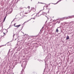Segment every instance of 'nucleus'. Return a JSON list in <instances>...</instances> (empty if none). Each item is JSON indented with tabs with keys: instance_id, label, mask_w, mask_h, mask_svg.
Instances as JSON below:
<instances>
[{
	"instance_id": "obj_1",
	"label": "nucleus",
	"mask_w": 74,
	"mask_h": 74,
	"mask_svg": "<svg viewBox=\"0 0 74 74\" xmlns=\"http://www.w3.org/2000/svg\"><path fill=\"white\" fill-rule=\"evenodd\" d=\"M41 10H40V11H39V12L37 13V16H40L41 15H42V14H40V12H41Z\"/></svg>"
},
{
	"instance_id": "obj_2",
	"label": "nucleus",
	"mask_w": 74,
	"mask_h": 74,
	"mask_svg": "<svg viewBox=\"0 0 74 74\" xmlns=\"http://www.w3.org/2000/svg\"><path fill=\"white\" fill-rule=\"evenodd\" d=\"M16 23L14 24V26H15V27H17V28H18V27H20V26H21V25H18L16 26V25H16Z\"/></svg>"
},
{
	"instance_id": "obj_3",
	"label": "nucleus",
	"mask_w": 74,
	"mask_h": 74,
	"mask_svg": "<svg viewBox=\"0 0 74 74\" xmlns=\"http://www.w3.org/2000/svg\"><path fill=\"white\" fill-rule=\"evenodd\" d=\"M31 10H33L34 12H35L36 11V9L34 8V7L31 8Z\"/></svg>"
},
{
	"instance_id": "obj_4",
	"label": "nucleus",
	"mask_w": 74,
	"mask_h": 74,
	"mask_svg": "<svg viewBox=\"0 0 74 74\" xmlns=\"http://www.w3.org/2000/svg\"><path fill=\"white\" fill-rule=\"evenodd\" d=\"M11 43L10 42H8L7 43V45L8 46H9L10 45H11Z\"/></svg>"
},
{
	"instance_id": "obj_5",
	"label": "nucleus",
	"mask_w": 74,
	"mask_h": 74,
	"mask_svg": "<svg viewBox=\"0 0 74 74\" xmlns=\"http://www.w3.org/2000/svg\"><path fill=\"white\" fill-rule=\"evenodd\" d=\"M69 39H70V38H69V36H67V38H66V40H69Z\"/></svg>"
},
{
	"instance_id": "obj_6",
	"label": "nucleus",
	"mask_w": 74,
	"mask_h": 74,
	"mask_svg": "<svg viewBox=\"0 0 74 74\" xmlns=\"http://www.w3.org/2000/svg\"><path fill=\"white\" fill-rule=\"evenodd\" d=\"M56 32H57V33H58V32H59L58 29H57L56 30Z\"/></svg>"
},
{
	"instance_id": "obj_7",
	"label": "nucleus",
	"mask_w": 74,
	"mask_h": 74,
	"mask_svg": "<svg viewBox=\"0 0 74 74\" xmlns=\"http://www.w3.org/2000/svg\"><path fill=\"white\" fill-rule=\"evenodd\" d=\"M26 68V66H24L23 67V69H25Z\"/></svg>"
},
{
	"instance_id": "obj_8",
	"label": "nucleus",
	"mask_w": 74,
	"mask_h": 74,
	"mask_svg": "<svg viewBox=\"0 0 74 74\" xmlns=\"http://www.w3.org/2000/svg\"><path fill=\"white\" fill-rule=\"evenodd\" d=\"M3 34H4V36H5V35H6L5 34L4 32H3Z\"/></svg>"
},
{
	"instance_id": "obj_9",
	"label": "nucleus",
	"mask_w": 74,
	"mask_h": 74,
	"mask_svg": "<svg viewBox=\"0 0 74 74\" xmlns=\"http://www.w3.org/2000/svg\"><path fill=\"white\" fill-rule=\"evenodd\" d=\"M48 7V5H46V7L47 8Z\"/></svg>"
},
{
	"instance_id": "obj_10",
	"label": "nucleus",
	"mask_w": 74,
	"mask_h": 74,
	"mask_svg": "<svg viewBox=\"0 0 74 74\" xmlns=\"http://www.w3.org/2000/svg\"><path fill=\"white\" fill-rule=\"evenodd\" d=\"M5 18H4L3 22H4V21H5Z\"/></svg>"
},
{
	"instance_id": "obj_11",
	"label": "nucleus",
	"mask_w": 74,
	"mask_h": 74,
	"mask_svg": "<svg viewBox=\"0 0 74 74\" xmlns=\"http://www.w3.org/2000/svg\"><path fill=\"white\" fill-rule=\"evenodd\" d=\"M3 46H4V45H3L1 46H0V48H1V47H3Z\"/></svg>"
},
{
	"instance_id": "obj_12",
	"label": "nucleus",
	"mask_w": 74,
	"mask_h": 74,
	"mask_svg": "<svg viewBox=\"0 0 74 74\" xmlns=\"http://www.w3.org/2000/svg\"><path fill=\"white\" fill-rule=\"evenodd\" d=\"M31 10H29V12H31Z\"/></svg>"
},
{
	"instance_id": "obj_13",
	"label": "nucleus",
	"mask_w": 74,
	"mask_h": 74,
	"mask_svg": "<svg viewBox=\"0 0 74 74\" xmlns=\"http://www.w3.org/2000/svg\"><path fill=\"white\" fill-rule=\"evenodd\" d=\"M28 8L29 9V8H30V7H29V6H28Z\"/></svg>"
},
{
	"instance_id": "obj_14",
	"label": "nucleus",
	"mask_w": 74,
	"mask_h": 74,
	"mask_svg": "<svg viewBox=\"0 0 74 74\" xmlns=\"http://www.w3.org/2000/svg\"><path fill=\"white\" fill-rule=\"evenodd\" d=\"M28 14L27 13H25V14Z\"/></svg>"
},
{
	"instance_id": "obj_15",
	"label": "nucleus",
	"mask_w": 74,
	"mask_h": 74,
	"mask_svg": "<svg viewBox=\"0 0 74 74\" xmlns=\"http://www.w3.org/2000/svg\"><path fill=\"white\" fill-rule=\"evenodd\" d=\"M5 18L6 19V16H5V18Z\"/></svg>"
},
{
	"instance_id": "obj_16",
	"label": "nucleus",
	"mask_w": 74,
	"mask_h": 74,
	"mask_svg": "<svg viewBox=\"0 0 74 74\" xmlns=\"http://www.w3.org/2000/svg\"><path fill=\"white\" fill-rule=\"evenodd\" d=\"M5 18L6 19V16H5V18Z\"/></svg>"
},
{
	"instance_id": "obj_17",
	"label": "nucleus",
	"mask_w": 74,
	"mask_h": 74,
	"mask_svg": "<svg viewBox=\"0 0 74 74\" xmlns=\"http://www.w3.org/2000/svg\"><path fill=\"white\" fill-rule=\"evenodd\" d=\"M40 3L41 4H44V3Z\"/></svg>"
},
{
	"instance_id": "obj_18",
	"label": "nucleus",
	"mask_w": 74,
	"mask_h": 74,
	"mask_svg": "<svg viewBox=\"0 0 74 74\" xmlns=\"http://www.w3.org/2000/svg\"><path fill=\"white\" fill-rule=\"evenodd\" d=\"M26 22H25L24 23H26Z\"/></svg>"
},
{
	"instance_id": "obj_19",
	"label": "nucleus",
	"mask_w": 74,
	"mask_h": 74,
	"mask_svg": "<svg viewBox=\"0 0 74 74\" xmlns=\"http://www.w3.org/2000/svg\"><path fill=\"white\" fill-rule=\"evenodd\" d=\"M43 10H44V8Z\"/></svg>"
},
{
	"instance_id": "obj_20",
	"label": "nucleus",
	"mask_w": 74,
	"mask_h": 74,
	"mask_svg": "<svg viewBox=\"0 0 74 74\" xmlns=\"http://www.w3.org/2000/svg\"><path fill=\"white\" fill-rule=\"evenodd\" d=\"M23 57H25V56H23Z\"/></svg>"
}]
</instances>
